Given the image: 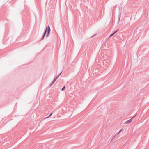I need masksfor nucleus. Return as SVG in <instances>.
Returning a JSON list of instances; mask_svg holds the SVG:
<instances>
[{"label": "nucleus", "instance_id": "nucleus-1", "mask_svg": "<svg viewBox=\"0 0 149 149\" xmlns=\"http://www.w3.org/2000/svg\"><path fill=\"white\" fill-rule=\"evenodd\" d=\"M132 118L129 120H127V121L125 122V124H129L130 123L132 120V118Z\"/></svg>", "mask_w": 149, "mask_h": 149}, {"label": "nucleus", "instance_id": "nucleus-2", "mask_svg": "<svg viewBox=\"0 0 149 149\" xmlns=\"http://www.w3.org/2000/svg\"><path fill=\"white\" fill-rule=\"evenodd\" d=\"M47 30H48V33H47V37L49 35L50 32V28L49 26L48 27V28L47 29Z\"/></svg>", "mask_w": 149, "mask_h": 149}, {"label": "nucleus", "instance_id": "nucleus-3", "mask_svg": "<svg viewBox=\"0 0 149 149\" xmlns=\"http://www.w3.org/2000/svg\"><path fill=\"white\" fill-rule=\"evenodd\" d=\"M65 89V86H64L63 87V88H62L61 90L62 91H64Z\"/></svg>", "mask_w": 149, "mask_h": 149}, {"label": "nucleus", "instance_id": "nucleus-4", "mask_svg": "<svg viewBox=\"0 0 149 149\" xmlns=\"http://www.w3.org/2000/svg\"><path fill=\"white\" fill-rule=\"evenodd\" d=\"M47 28H46V30H45V33H44V35H43V37H44V36H45V34H46V32H47Z\"/></svg>", "mask_w": 149, "mask_h": 149}, {"label": "nucleus", "instance_id": "nucleus-5", "mask_svg": "<svg viewBox=\"0 0 149 149\" xmlns=\"http://www.w3.org/2000/svg\"><path fill=\"white\" fill-rule=\"evenodd\" d=\"M52 113H51L49 116H48V117H46V118H47L49 117H50L52 115Z\"/></svg>", "mask_w": 149, "mask_h": 149}, {"label": "nucleus", "instance_id": "nucleus-6", "mask_svg": "<svg viewBox=\"0 0 149 149\" xmlns=\"http://www.w3.org/2000/svg\"><path fill=\"white\" fill-rule=\"evenodd\" d=\"M117 31H116L114 33H113V34H111L110 35V37H111L114 34H115L116 32Z\"/></svg>", "mask_w": 149, "mask_h": 149}, {"label": "nucleus", "instance_id": "nucleus-7", "mask_svg": "<svg viewBox=\"0 0 149 149\" xmlns=\"http://www.w3.org/2000/svg\"><path fill=\"white\" fill-rule=\"evenodd\" d=\"M56 79H57V78H56V79H54V80L52 84H53V83H54V82L56 80Z\"/></svg>", "mask_w": 149, "mask_h": 149}]
</instances>
